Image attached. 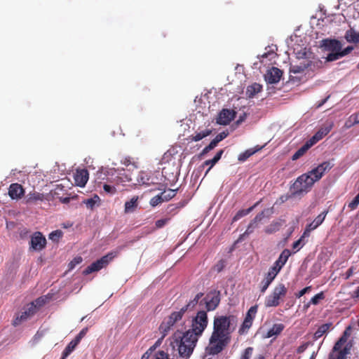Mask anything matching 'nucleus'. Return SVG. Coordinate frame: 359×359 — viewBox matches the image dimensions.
Returning <instances> with one entry per match:
<instances>
[{"label":"nucleus","mask_w":359,"mask_h":359,"mask_svg":"<svg viewBox=\"0 0 359 359\" xmlns=\"http://www.w3.org/2000/svg\"><path fill=\"white\" fill-rule=\"evenodd\" d=\"M309 344L308 342L304 343L299 346L297 348V353H303L309 346Z\"/></svg>","instance_id":"61"},{"label":"nucleus","mask_w":359,"mask_h":359,"mask_svg":"<svg viewBox=\"0 0 359 359\" xmlns=\"http://www.w3.org/2000/svg\"><path fill=\"white\" fill-rule=\"evenodd\" d=\"M332 128V123H327L323 127L320 128L318 131L309 140V142H312V144L314 145L319 140H322L325 135H327Z\"/></svg>","instance_id":"17"},{"label":"nucleus","mask_w":359,"mask_h":359,"mask_svg":"<svg viewBox=\"0 0 359 359\" xmlns=\"http://www.w3.org/2000/svg\"><path fill=\"white\" fill-rule=\"evenodd\" d=\"M50 298L51 296L48 294L47 295L40 297L34 301L33 302H34V304L37 306V311L40 307L48 303Z\"/></svg>","instance_id":"39"},{"label":"nucleus","mask_w":359,"mask_h":359,"mask_svg":"<svg viewBox=\"0 0 359 359\" xmlns=\"http://www.w3.org/2000/svg\"><path fill=\"white\" fill-rule=\"evenodd\" d=\"M333 165L330 161H324L307 173L313 177V180L316 182L322 178L325 172L330 170Z\"/></svg>","instance_id":"10"},{"label":"nucleus","mask_w":359,"mask_h":359,"mask_svg":"<svg viewBox=\"0 0 359 359\" xmlns=\"http://www.w3.org/2000/svg\"><path fill=\"white\" fill-rule=\"evenodd\" d=\"M212 133V130L206 129L205 130L197 133L195 135H191L190 140L194 142H198L202 139L209 136Z\"/></svg>","instance_id":"31"},{"label":"nucleus","mask_w":359,"mask_h":359,"mask_svg":"<svg viewBox=\"0 0 359 359\" xmlns=\"http://www.w3.org/2000/svg\"><path fill=\"white\" fill-rule=\"evenodd\" d=\"M311 290V286H307L304 289L301 290L298 292L295 293V296L297 298H300L304 296L306 293L310 292Z\"/></svg>","instance_id":"58"},{"label":"nucleus","mask_w":359,"mask_h":359,"mask_svg":"<svg viewBox=\"0 0 359 359\" xmlns=\"http://www.w3.org/2000/svg\"><path fill=\"white\" fill-rule=\"evenodd\" d=\"M353 48L352 46H348L346 48H344V50L341 49L339 50V53H340V55H341V57L349 54L353 50Z\"/></svg>","instance_id":"60"},{"label":"nucleus","mask_w":359,"mask_h":359,"mask_svg":"<svg viewBox=\"0 0 359 359\" xmlns=\"http://www.w3.org/2000/svg\"><path fill=\"white\" fill-rule=\"evenodd\" d=\"M313 146L312 142L309 140L300 147L292 156L293 161L297 160L302 156L307 150H309Z\"/></svg>","instance_id":"26"},{"label":"nucleus","mask_w":359,"mask_h":359,"mask_svg":"<svg viewBox=\"0 0 359 359\" xmlns=\"http://www.w3.org/2000/svg\"><path fill=\"white\" fill-rule=\"evenodd\" d=\"M311 65L310 61H303L301 62L299 65H291L290 67V72L294 74H298V73H302L304 72L307 68H309Z\"/></svg>","instance_id":"22"},{"label":"nucleus","mask_w":359,"mask_h":359,"mask_svg":"<svg viewBox=\"0 0 359 359\" xmlns=\"http://www.w3.org/2000/svg\"><path fill=\"white\" fill-rule=\"evenodd\" d=\"M327 212H328L327 210L323 211L320 215H318L312 222H311L309 224H308L306 227L304 232V236H309V233L311 231L318 228L325 220Z\"/></svg>","instance_id":"15"},{"label":"nucleus","mask_w":359,"mask_h":359,"mask_svg":"<svg viewBox=\"0 0 359 359\" xmlns=\"http://www.w3.org/2000/svg\"><path fill=\"white\" fill-rule=\"evenodd\" d=\"M262 219V215H256L255 217L249 224V225H248L247 229L245 230V231L239 236V238L238 239V241H241L245 237H247L250 234H251L254 231V230L256 228H257L258 224H259V222H261Z\"/></svg>","instance_id":"19"},{"label":"nucleus","mask_w":359,"mask_h":359,"mask_svg":"<svg viewBox=\"0 0 359 359\" xmlns=\"http://www.w3.org/2000/svg\"><path fill=\"white\" fill-rule=\"evenodd\" d=\"M88 332V328L87 327H85L83 329H82L80 332L76 336V337L73 339V341H74L76 344H79L81 340L82 339L83 337H85V335L87 334Z\"/></svg>","instance_id":"53"},{"label":"nucleus","mask_w":359,"mask_h":359,"mask_svg":"<svg viewBox=\"0 0 359 359\" xmlns=\"http://www.w3.org/2000/svg\"><path fill=\"white\" fill-rule=\"evenodd\" d=\"M103 189L106 193L109 194L111 195H113L116 193V189L115 187L107 184H104L103 185Z\"/></svg>","instance_id":"56"},{"label":"nucleus","mask_w":359,"mask_h":359,"mask_svg":"<svg viewBox=\"0 0 359 359\" xmlns=\"http://www.w3.org/2000/svg\"><path fill=\"white\" fill-rule=\"evenodd\" d=\"M314 183L313 177L308 173H304L298 177L291 187V189L293 191L292 194L300 195L302 193H306L310 191Z\"/></svg>","instance_id":"4"},{"label":"nucleus","mask_w":359,"mask_h":359,"mask_svg":"<svg viewBox=\"0 0 359 359\" xmlns=\"http://www.w3.org/2000/svg\"><path fill=\"white\" fill-rule=\"evenodd\" d=\"M359 205V193L355 196V198L348 203V208L351 210H355Z\"/></svg>","instance_id":"55"},{"label":"nucleus","mask_w":359,"mask_h":359,"mask_svg":"<svg viewBox=\"0 0 359 359\" xmlns=\"http://www.w3.org/2000/svg\"><path fill=\"white\" fill-rule=\"evenodd\" d=\"M233 316H216L213 320V330L209 339V353L217 355L221 353L231 341V327Z\"/></svg>","instance_id":"1"},{"label":"nucleus","mask_w":359,"mask_h":359,"mask_svg":"<svg viewBox=\"0 0 359 359\" xmlns=\"http://www.w3.org/2000/svg\"><path fill=\"white\" fill-rule=\"evenodd\" d=\"M221 301V292L217 290H212L200 301L201 306H205L206 312L215 311L219 306Z\"/></svg>","instance_id":"6"},{"label":"nucleus","mask_w":359,"mask_h":359,"mask_svg":"<svg viewBox=\"0 0 359 359\" xmlns=\"http://www.w3.org/2000/svg\"><path fill=\"white\" fill-rule=\"evenodd\" d=\"M203 296V293L199 292L198 293L194 299L191 300L187 305L181 308L180 311L182 313V314L184 316L185 312L188 310H192L195 308V306L199 304V299Z\"/></svg>","instance_id":"20"},{"label":"nucleus","mask_w":359,"mask_h":359,"mask_svg":"<svg viewBox=\"0 0 359 359\" xmlns=\"http://www.w3.org/2000/svg\"><path fill=\"white\" fill-rule=\"evenodd\" d=\"M325 297V294L323 292H320L316 294L314 297H313L310 302L308 303V304L306 306V308L309 307L310 304L313 305H317L319 304L320 300L324 299Z\"/></svg>","instance_id":"41"},{"label":"nucleus","mask_w":359,"mask_h":359,"mask_svg":"<svg viewBox=\"0 0 359 359\" xmlns=\"http://www.w3.org/2000/svg\"><path fill=\"white\" fill-rule=\"evenodd\" d=\"M346 342V336H341L339 339L335 343L333 351H339L340 355L344 354L345 352H343L341 350L342 346Z\"/></svg>","instance_id":"38"},{"label":"nucleus","mask_w":359,"mask_h":359,"mask_svg":"<svg viewBox=\"0 0 359 359\" xmlns=\"http://www.w3.org/2000/svg\"><path fill=\"white\" fill-rule=\"evenodd\" d=\"M228 135V133L226 132H222L219 133L214 139L219 143L222 140H223L224 138H226Z\"/></svg>","instance_id":"59"},{"label":"nucleus","mask_w":359,"mask_h":359,"mask_svg":"<svg viewBox=\"0 0 359 359\" xmlns=\"http://www.w3.org/2000/svg\"><path fill=\"white\" fill-rule=\"evenodd\" d=\"M190 333L177 331L171 337L170 346L180 359H189L196 346L198 339Z\"/></svg>","instance_id":"2"},{"label":"nucleus","mask_w":359,"mask_h":359,"mask_svg":"<svg viewBox=\"0 0 359 359\" xmlns=\"http://www.w3.org/2000/svg\"><path fill=\"white\" fill-rule=\"evenodd\" d=\"M359 123V111L351 115L345 123V126L349 128L355 124Z\"/></svg>","instance_id":"34"},{"label":"nucleus","mask_w":359,"mask_h":359,"mask_svg":"<svg viewBox=\"0 0 359 359\" xmlns=\"http://www.w3.org/2000/svg\"><path fill=\"white\" fill-rule=\"evenodd\" d=\"M235 116L236 112L233 110L224 109L219 112L217 118V123L223 126L228 125L234 119Z\"/></svg>","instance_id":"12"},{"label":"nucleus","mask_w":359,"mask_h":359,"mask_svg":"<svg viewBox=\"0 0 359 359\" xmlns=\"http://www.w3.org/2000/svg\"><path fill=\"white\" fill-rule=\"evenodd\" d=\"M262 90V85L254 83L252 85L248 86L246 89V96L248 98H252L254 97L258 93H259Z\"/></svg>","instance_id":"24"},{"label":"nucleus","mask_w":359,"mask_h":359,"mask_svg":"<svg viewBox=\"0 0 359 359\" xmlns=\"http://www.w3.org/2000/svg\"><path fill=\"white\" fill-rule=\"evenodd\" d=\"M275 279L273 276H270L269 274L266 273L265 275L264 278L261 282V292L264 293L267 290L269 286L271 285V283L273 282V280Z\"/></svg>","instance_id":"33"},{"label":"nucleus","mask_w":359,"mask_h":359,"mask_svg":"<svg viewBox=\"0 0 359 359\" xmlns=\"http://www.w3.org/2000/svg\"><path fill=\"white\" fill-rule=\"evenodd\" d=\"M253 320H250L245 318L241 327L239 328L238 332L240 334H243L247 332L248 329L252 326Z\"/></svg>","instance_id":"40"},{"label":"nucleus","mask_w":359,"mask_h":359,"mask_svg":"<svg viewBox=\"0 0 359 359\" xmlns=\"http://www.w3.org/2000/svg\"><path fill=\"white\" fill-rule=\"evenodd\" d=\"M25 195L23 187L18 183H13L8 188V196L13 200H19Z\"/></svg>","instance_id":"16"},{"label":"nucleus","mask_w":359,"mask_h":359,"mask_svg":"<svg viewBox=\"0 0 359 359\" xmlns=\"http://www.w3.org/2000/svg\"><path fill=\"white\" fill-rule=\"evenodd\" d=\"M217 163V161L214 160V158L206 160L204 161L203 165H209V168L205 172V175L208 174V172L210 170V169Z\"/></svg>","instance_id":"57"},{"label":"nucleus","mask_w":359,"mask_h":359,"mask_svg":"<svg viewBox=\"0 0 359 359\" xmlns=\"http://www.w3.org/2000/svg\"><path fill=\"white\" fill-rule=\"evenodd\" d=\"M100 201V198L97 195H95L93 198H88L83 201L88 209L93 210L95 205Z\"/></svg>","instance_id":"36"},{"label":"nucleus","mask_w":359,"mask_h":359,"mask_svg":"<svg viewBox=\"0 0 359 359\" xmlns=\"http://www.w3.org/2000/svg\"><path fill=\"white\" fill-rule=\"evenodd\" d=\"M62 232L60 230H56L51 232L49 235V238L53 241H58L59 239L62 237Z\"/></svg>","instance_id":"51"},{"label":"nucleus","mask_w":359,"mask_h":359,"mask_svg":"<svg viewBox=\"0 0 359 359\" xmlns=\"http://www.w3.org/2000/svg\"><path fill=\"white\" fill-rule=\"evenodd\" d=\"M344 38L348 43H359V32L351 28L346 32Z\"/></svg>","instance_id":"25"},{"label":"nucleus","mask_w":359,"mask_h":359,"mask_svg":"<svg viewBox=\"0 0 359 359\" xmlns=\"http://www.w3.org/2000/svg\"><path fill=\"white\" fill-rule=\"evenodd\" d=\"M285 328V325L282 323L274 324L271 328H270L265 337L266 338H271L274 336L280 334Z\"/></svg>","instance_id":"23"},{"label":"nucleus","mask_w":359,"mask_h":359,"mask_svg":"<svg viewBox=\"0 0 359 359\" xmlns=\"http://www.w3.org/2000/svg\"><path fill=\"white\" fill-rule=\"evenodd\" d=\"M77 345L78 344H76L74 341H71L63 351L62 359H65L69 355H70Z\"/></svg>","instance_id":"35"},{"label":"nucleus","mask_w":359,"mask_h":359,"mask_svg":"<svg viewBox=\"0 0 359 359\" xmlns=\"http://www.w3.org/2000/svg\"><path fill=\"white\" fill-rule=\"evenodd\" d=\"M183 204H181L180 203H178L177 205L170 204L167 207V213L173 216L178 212L179 209L181 208Z\"/></svg>","instance_id":"42"},{"label":"nucleus","mask_w":359,"mask_h":359,"mask_svg":"<svg viewBox=\"0 0 359 359\" xmlns=\"http://www.w3.org/2000/svg\"><path fill=\"white\" fill-rule=\"evenodd\" d=\"M332 325V324L331 323L321 325L315 332L313 334V338L315 339L320 338L324 334H325L330 330Z\"/></svg>","instance_id":"30"},{"label":"nucleus","mask_w":359,"mask_h":359,"mask_svg":"<svg viewBox=\"0 0 359 359\" xmlns=\"http://www.w3.org/2000/svg\"><path fill=\"white\" fill-rule=\"evenodd\" d=\"M177 189H169L167 191H164L161 193V195L162 196V198L163 199V201H168L169 200L174 198L177 194Z\"/></svg>","instance_id":"37"},{"label":"nucleus","mask_w":359,"mask_h":359,"mask_svg":"<svg viewBox=\"0 0 359 359\" xmlns=\"http://www.w3.org/2000/svg\"><path fill=\"white\" fill-rule=\"evenodd\" d=\"M253 352L252 347L246 348L241 355V359H250Z\"/></svg>","instance_id":"54"},{"label":"nucleus","mask_w":359,"mask_h":359,"mask_svg":"<svg viewBox=\"0 0 359 359\" xmlns=\"http://www.w3.org/2000/svg\"><path fill=\"white\" fill-rule=\"evenodd\" d=\"M216 269L218 272L221 271L224 267V262L223 260H220L215 266Z\"/></svg>","instance_id":"62"},{"label":"nucleus","mask_w":359,"mask_h":359,"mask_svg":"<svg viewBox=\"0 0 359 359\" xmlns=\"http://www.w3.org/2000/svg\"><path fill=\"white\" fill-rule=\"evenodd\" d=\"M183 315L179 311L172 312L168 318L164 319L159 327V330L162 334V339L169 333L173 325L180 321Z\"/></svg>","instance_id":"8"},{"label":"nucleus","mask_w":359,"mask_h":359,"mask_svg":"<svg viewBox=\"0 0 359 359\" xmlns=\"http://www.w3.org/2000/svg\"><path fill=\"white\" fill-rule=\"evenodd\" d=\"M137 181L140 185L149 186L150 184H154L151 179L150 175L144 171L139 172Z\"/></svg>","instance_id":"21"},{"label":"nucleus","mask_w":359,"mask_h":359,"mask_svg":"<svg viewBox=\"0 0 359 359\" xmlns=\"http://www.w3.org/2000/svg\"><path fill=\"white\" fill-rule=\"evenodd\" d=\"M252 208H253L252 207V208H248V210H239L236 214V215L233 217V221H237L239 219H241V217L245 216L246 215H248L252 210Z\"/></svg>","instance_id":"48"},{"label":"nucleus","mask_w":359,"mask_h":359,"mask_svg":"<svg viewBox=\"0 0 359 359\" xmlns=\"http://www.w3.org/2000/svg\"><path fill=\"white\" fill-rule=\"evenodd\" d=\"M282 267L276 265V264L274 263L273 265L269 269L267 273L273 276V278H276L278 273L280 271Z\"/></svg>","instance_id":"45"},{"label":"nucleus","mask_w":359,"mask_h":359,"mask_svg":"<svg viewBox=\"0 0 359 359\" xmlns=\"http://www.w3.org/2000/svg\"><path fill=\"white\" fill-rule=\"evenodd\" d=\"M291 255L290 250L288 249H285L280 253L278 259L274 262L276 265L280 266V267H283V266L286 264L288 258Z\"/></svg>","instance_id":"27"},{"label":"nucleus","mask_w":359,"mask_h":359,"mask_svg":"<svg viewBox=\"0 0 359 359\" xmlns=\"http://www.w3.org/2000/svg\"><path fill=\"white\" fill-rule=\"evenodd\" d=\"M137 200L138 197L135 196L133 197L130 201L126 202L124 209L125 213H130L135 211L138 205Z\"/></svg>","instance_id":"28"},{"label":"nucleus","mask_w":359,"mask_h":359,"mask_svg":"<svg viewBox=\"0 0 359 359\" xmlns=\"http://www.w3.org/2000/svg\"><path fill=\"white\" fill-rule=\"evenodd\" d=\"M282 267L276 265V264L274 263L273 265L269 269L267 273L273 276V278H276L278 273L280 271Z\"/></svg>","instance_id":"44"},{"label":"nucleus","mask_w":359,"mask_h":359,"mask_svg":"<svg viewBox=\"0 0 359 359\" xmlns=\"http://www.w3.org/2000/svg\"><path fill=\"white\" fill-rule=\"evenodd\" d=\"M282 226V223L279 221H275L271 222L269 226L265 228V233L271 234L278 231Z\"/></svg>","instance_id":"32"},{"label":"nucleus","mask_w":359,"mask_h":359,"mask_svg":"<svg viewBox=\"0 0 359 359\" xmlns=\"http://www.w3.org/2000/svg\"><path fill=\"white\" fill-rule=\"evenodd\" d=\"M170 220V217L163 218L161 219H158L155 222V226L156 229H161L164 226H165L168 222Z\"/></svg>","instance_id":"52"},{"label":"nucleus","mask_w":359,"mask_h":359,"mask_svg":"<svg viewBox=\"0 0 359 359\" xmlns=\"http://www.w3.org/2000/svg\"><path fill=\"white\" fill-rule=\"evenodd\" d=\"M224 153V150L223 149H220L219 151H217V153L215 154V156L213 157L214 160L217 161V163L220 160V158H222V156Z\"/></svg>","instance_id":"64"},{"label":"nucleus","mask_w":359,"mask_h":359,"mask_svg":"<svg viewBox=\"0 0 359 359\" xmlns=\"http://www.w3.org/2000/svg\"><path fill=\"white\" fill-rule=\"evenodd\" d=\"M36 312L37 306L34 304V302L28 304L23 308V311L16 315L15 318L13 320L12 325L14 327L20 325L22 322H25L32 318Z\"/></svg>","instance_id":"9"},{"label":"nucleus","mask_w":359,"mask_h":359,"mask_svg":"<svg viewBox=\"0 0 359 359\" xmlns=\"http://www.w3.org/2000/svg\"><path fill=\"white\" fill-rule=\"evenodd\" d=\"M208 325V314L205 311L201 310L197 312L195 317L191 320V328L187 332H191L190 334L196 339L203 334L204 330L206 329Z\"/></svg>","instance_id":"3"},{"label":"nucleus","mask_w":359,"mask_h":359,"mask_svg":"<svg viewBox=\"0 0 359 359\" xmlns=\"http://www.w3.org/2000/svg\"><path fill=\"white\" fill-rule=\"evenodd\" d=\"M339 58H341V55H340L339 50H337L330 53L326 57V60L332 62L339 60Z\"/></svg>","instance_id":"43"},{"label":"nucleus","mask_w":359,"mask_h":359,"mask_svg":"<svg viewBox=\"0 0 359 359\" xmlns=\"http://www.w3.org/2000/svg\"><path fill=\"white\" fill-rule=\"evenodd\" d=\"M163 202H164V201L162 198V196L161 195V194H159L151 199L150 205L153 207H155Z\"/></svg>","instance_id":"50"},{"label":"nucleus","mask_w":359,"mask_h":359,"mask_svg":"<svg viewBox=\"0 0 359 359\" xmlns=\"http://www.w3.org/2000/svg\"><path fill=\"white\" fill-rule=\"evenodd\" d=\"M257 312V306L255 305V306H251L249 309V310L248 311L245 318L250 319V320H254Z\"/></svg>","instance_id":"47"},{"label":"nucleus","mask_w":359,"mask_h":359,"mask_svg":"<svg viewBox=\"0 0 359 359\" xmlns=\"http://www.w3.org/2000/svg\"><path fill=\"white\" fill-rule=\"evenodd\" d=\"M114 257V255L113 252L108 253L87 266L83 271V274L86 276L91 273L99 271L102 269L106 267Z\"/></svg>","instance_id":"7"},{"label":"nucleus","mask_w":359,"mask_h":359,"mask_svg":"<svg viewBox=\"0 0 359 359\" xmlns=\"http://www.w3.org/2000/svg\"><path fill=\"white\" fill-rule=\"evenodd\" d=\"M89 177L88 171L86 169L77 170L74 175L75 184L81 187H83L87 183Z\"/></svg>","instance_id":"18"},{"label":"nucleus","mask_w":359,"mask_h":359,"mask_svg":"<svg viewBox=\"0 0 359 359\" xmlns=\"http://www.w3.org/2000/svg\"><path fill=\"white\" fill-rule=\"evenodd\" d=\"M287 288L283 283L277 285L272 292L266 297L264 304L266 307H276L280 305V301L285 297Z\"/></svg>","instance_id":"5"},{"label":"nucleus","mask_w":359,"mask_h":359,"mask_svg":"<svg viewBox=\"0 0 359 359\" xmlns=\"http://www.w3.org/2000/svg\"><path fill=\"white\" fill-rule=\"evenodd\" d=\"M255 151H252L251 149L246 150L245 152L241 154L238 156V161H245L249 157H250L252 154H254Z\"/></svg>","instance_id":"46"},{"label":"nucleus","mask_w":359,"mask_h":359,"mask_svg":"<svg viewBox=\"0 0 359 359\" xmlns=\"http://www.w3.org/2000/svg\"><path fill=\"white\" fill-rule=\"evenodd\" d=\"M29 243L31 250L41 251L46 245V239L41 232L36 231L32 236Z\"/></svg>","instance_id":"11"},{"label":"nucleus","mask_w":359,"mask_h":359,"mask_svg":"<svg viewBox=\"0 0 359 359\" xmlns=\"http://www.w3.org/2000/svg\"><path fill=\"white\" fill-rule=\"evenodd\" d=\"M44 199V196L43 194L36 192V191H32L29 192L27 196H26V203H34L36 201H42Z\"/></svg>","instance_id":"29"},{"label":"nucleus","mask_w":359,"mask_h":359,"mask_svg":"<svg viewBox=\"0 0 359 359\" xmlns=\"http://www.w3.org/2000/svg\"><path fill=\"white\" fill-rule=\"evenodd\" d=\"M83 261V259L80 256H77L76 257H74L69 264L68 265V267H69V270H72L73 269H74V267L81 264Z\"/></svg>","instance_id":"49"},{"label":"nucleus","mask_w":359,"mask_h":359,"mask_svg":"<svg viewBox=\"0 0 359 359\" xmlns=\"http://www.w3.org/2000/svg\"><path fill=\"white\" fill-rule=\"evenodd\" d=\"M217 144H218V143H217V142L216 140H215V139H213V140L210 142V144H209L208 146H206V147H208V149L210 151H211V150H212L215 147H217Z\"/></svg>","instance_id":"63"},{"label":"nucleus","mask_w":359,"mask_h":359,"mask_svg":"<svg viewBox=\"0 0 359 359\" xmlns=\"http://www.w3.org/2000/svg\"><path fill=\"white\" fill-rule=\"evenodd\" d=\"M283 72L280 69L272 67L265 74V80L268 83H277L280 81Z\"/></svg>","instance_id":"14"},{"label":"nucleus","mask_w":359,"mask_h":359,"mask_svg":"<svg viewBox=\"0 0 359 359\" xmlns=\"http://www.w3.org/2000/svg\"><path fill=\"white\" fill-rule=\"evenodd\" d=\"M320 47L325 50L333 52L342 48L341 43L337 39H325L320 41Z\"/></svg>","instance_id":"13"}]
</instances>
